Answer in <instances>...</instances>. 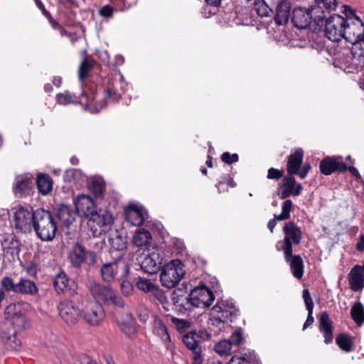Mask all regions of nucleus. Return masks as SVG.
Returning a JSON list of instances; mask_svg holds the SVG:
<instances>
[{
	"instance_id": "nucleus-20",
	"label": "nucleus",
	"mask_w": 364,
	"mask_h": 364,
	"mask_svg": "<svg viewBox=\"0 0 364 364\" xmlns=\"http://www.w3.org/2000/svg\"><path fill=\"white\" fill-rule=\"evenodd\" d=\"M54 287L58 294H68L70 296L77 294L76 284L74 281L70 280L64 272H60L55 276Z\"/></svg>"
},
{
	"instance_id": "nucleus-3",
	"label": "nucleus",
	"mask_w": 364,
	"mask_h": 364,
	"mask_svg": "<svg viewBox=\"0 0 364 364\" xmlns=\"http://www.w3.org/2000/svg\"><path fill=\"white\" fill-rule=\"evenodd\" d=\"M237 311L232 303L223 300L218 301L211 309L210 323L220 330L225 324L232 321V318L236 315Z\"/></svg>"
},
{
	"instance_id": "nucleus-10",
	"label": "nucleus",
	"mask_w": 364,
	"mask_h": 364,
	"mask_svg": "<svg viewBox=\"0 0 364 364\" xmlns=\"http://www.w3.org/2000/svg\"><path fill=\"white\" fill-rule=\"evenodd\" d=\"M58 311L61 319L68 326L75 325L82 315V311L70 300L65 299L59 302Z\"/></svg>"
},
{
	"instance_id": "nucleus-45",
	"label": "nucleus",
	"mask_w": 364,
	"mask_h": 364,
	"mask_svg": "<svg viewBox=\"0 0 364 364\" xmlns=\"http://www.w3.org/2000/svg\"><path fill=\"white\" fill-rule=\"evenodd\" d=\"M110 248L113 250L120 251L126 248V242L123 237L115 235L109 237Z\"/></svg>"
},
{
	"instance_id": "nucleus-35",
	"label": "nucleus",
	"mask_w": 364,
	"mask_h": 364,
	"mask_svg": "<svg viewBox=\"0 0 364 364\" xmlns=\"http://www.w3.org/2000/svg\"><path fill=\"white\" fill-rule=\"evenodd\" d=\"M200 336L195 332L191 331L185 334L183 337V342L185 346L191 350L195 351L200 348Z\"/></svg>"
},
{
	"instance_id": "nucleus-23",
	"label": "nucleus",
	"mask_w": 364,
	"mask_h": 364,
	"mask_svg": "<svg viewBox=\"0 0 364 364\" xmlns=\"http://www.w3.org/2000/svg\"><path fill=\"white\" fill-rule=\"evenodd\" d=\"M124 266L121 259L105 263L100 269L101 276L103 281L111 282L114 280L120 266Z\"/></svg>"
},
{
	"instance_id": "nucleus-29",
	"label": "nucleus",
	"mask_w": 364,
	"mask_h": 364,
	"mask_svg": "<svg viewBox=\"0 0 364 364\" xmlns=\"http://www.w3.org/2000/svg\"><path fill=\"white\" fill-rule=\"evenodd\" d=\"M319 330L323 333L324 342L328 344L333 341V326L332 322L329 318L328 314L326 311L321 313L319 320Z\"/></svg>"
},
{
	"instance_id": "nucleus-22",
	"label": "nucleus",
	"mask_w": 364,
	"mask_h": 364,
	"mask_svg": "<svg viewBox=\"0 0 364 364\" xmlns=\"http://www.w3.org/2000/svg\"><path fill=\"white\" fill-rule=\"evenodd\" d=\"M32 180L26 175L18 176L15 178L13 191L17 197H24L29 195L32 189Z\"/></svg>"
},
{
	"instance_id": "nucleus-8",
	"label": "nucleus",
	"mask_w": 364,
	"mask_h": 364,
	"mask_svg": "<svg viewBox=\"0 0 364 364\" xmlns=\"http://www.w3.org/2000/svg\"><path fill=\"white\" fill-rule=\"evenodd\" d=\"M68 259L73 267L79 268L82 264L94 265L96 263L97 256L94 251L87 250L82 245L76 242L70 250Z\"/></svg>"
},
{
	"instance_id": "nucleus-50",
	"label": "nucleus",
	"mask_w": 364,
	"mask_h": 364,
	"mask_svg": "<svg viewBox=\"0 0 364 364\" xmlns=\"http://www.w3.org/2000/svg\"><path fill=\"white\" fill-rule=\"evenodd\" d=\"M317 4V12L319 11V9L321 8H325L329 12L331 11H334L336 7V0H315Z\"/></svg>"
},
{
	"instance_id": "nucleus-24",
	"label": "nucleus",
	"mask_w": 364,
	"mask_h": 364,
	"mask_svg": "<svg viewBox=\"0 0 364 364\" xmlns=\"http://www.w3.org/2000/svg\"><path fill=\"white\" fill-rule=\"evenodd\" d=\"M348 282L353 291H359L364 287V275L361 265H355L348 274Z\"/></svg>"
},
{
	"instance_id": "nucleus-61",
	"label": "nucleus",
	"mask_w": 364,
	"mask_h": 364,
	"mask_svg": "<svg viewBox=\"0 0 364 364\" xmlns=\"http://www.w3.org/2000/svg\"><path fill=\"white\" fill-rule=\"evenodd\" d=\"M37 269L38 264L35 262H30L26 264V271L30 275H35Z\"/></svg>"
},
{
	"instance_id": "nucleus-6",
	"label": "nucleus",
	"mask_w": 364,
	"mask_h": 364,
	"mask_svg": "<svg viewBox=\"0 0 364 364\" xmlns=\"http://www.w3.org/2000/svg\"><path fill=\"white\" fill-rule=\"evenodd\" d=\"M185 274L182 264L178 260H173L166 264L161 272V284L168 289L174 287Z\"/></svg>"
},
{
	"instance_id": "nucleus-26",
	"label": "nucleus",
	"mask_w": 364,
	"mask_h": 364,
	"mask_svg": "<svg viewBox=\"0 0 364 364\" xmlns=\"http://www.w3.org/2000/svg\"><path fill=\"white\" fill-rule=\"evenodd\" d=\"M291 10L290 2L287 0H280L276 7L274 21L277 25L286 24L289 18Z\"/></svg>"
},
{
	"instance_id": "nucleus-51",
	"label": "nucleus",
	"mask_w": 364,
	"mask_h": 364,
	"mask_svg": "<svg viewBox=\"0 0 364 364\" xmlns=\"http://www.w3.org/2000/svg\"><path fill=\"white\" fill-rule=\"evenodd\" d=\"M74 364H97V363L85 354L75 355L73 358Z\"/></svg>"
},
{
	"instance_id": "nucleus-60",
	"label": "nucleus",
	"mask_w": 364,
	"mask_h": 364,
	"mask_svg": "<svg viewBox=\"0 0 364 364\" xmlns=\"http://www.w3.org/2000/svg\"><path fill=\"white\" fill-rule=\"evenodd\" d=\"M343 11L342 13L345 14L346 18H344L346 20H349L350 18H354L355 16H357L355 14V11L348 6L343 5Z\"/></svg>"
},
{
	"instance_id": "nucleus-59",
	"label": "nucleus",
	"mask_w": 364,
	"mask_h": 364,
	"mask_svg": "<svg viewBox=\"0 0 364 364\" xmlns=\"http://www.w3.org/2000/svg\"><path fill=\"white\" fill-rule=\"evenodd\" d=\"M99 13H100V16H102L103 17H106V18L111 17L112 16L113 9L111 6L106 5V6H102L100 9Z\"/></svg>"
},
{
	"instance_id": "nucleus-16",
	"label": "nucleus",
	"mask_w": 364,
	"mask_h": 364,
	"mask_svg": "<svg viewBox=\"0 0 364 364\" xmlns=\"http://www.w3.org/2000/svg\"><path fill=\"white\" fill-rule=\"evenodd\" d=\"M162 261L163 252L159 250H156L142 258L141 260V267L148 274H154L160 269Z\"/></svg>"
},
{
	"instance_id": "nucleus-27",
	"label": "nucleus",
	"mask_w": 364,
	"mask_h": 364,
	"mask_svg": "<svg viewBox=\"0 0 364 364\" xmlns=\"http://www.w3.org/2000/svg\"><path fill=\"white\" fill-rule=\"evenodd\" d=\"M124 215L126 220L134 226H140L144 221L141 209L135 205L127 207L124 210Z\"/></svg>"
},
{
	"instance_id": "nucleus-30",
	"label": "nucleus",
	"mask_w": 364,
	"mask_h": 364,
	"mask_svg": "<svg viewBox=\"0 0 364 364\" xmlns=\"http://www.w3.org/2000/svg\"><path fill=\"white\" fill-rule=\"evenodd\" d=\"M19 277L16 274L3 277L0 281L1 289L6 291L18 294Z\"/></svg>"
},
{
	"instance_id": "nucleus-13",
	"label": "nucleus",
	"mask_w": 364,
	"mask_h": 364,
	"mask_svg": "<svg viewBox=\"0 0 364 364\" xmlns=\"http://www.w3.org/2000/svg\"><path fill=\"white\" fill-rule=\"evenodd\" d=\"M4 259L9 263L19 261L21 243L14 234L6 235L1 240Z\"/></svg>"
},
{
	"instance_id": "nucleus-44",
	"label": "nucleus",
	"mask_w": 364,
	"mask_h": 364,
	"mask_svg": "<svg viewBox=\"0 0 364 364\" xmlns=\"http://www.w3.org/2000/svg\"><path fill=\"white\" fill-rule=\"evenodd\" d=\"M232 346L229 340L224 339L219 341L215 345L214 349L215 352L220 355H229L231 352Z\"/></svg>"
},
{
	"instance_id": "nucleus-17",
	"label": "nucleus",
	"mask_w": 364,
	"mask_h": 364,
	"mask_svg": "<svg viewBox=\"0 0 364 364\" xmlns=\"http://www.w3.org/2000/svg\"><path fill=\"white\" fill-rule=\"evenodd\" d=\"M317 8L309 10L305 8H295L292 11L291 21L295 27L299 29L306 28L311 23L312 14L317 13Z\"/></svg>"
},
{
	"instance_id": "nucleus-39",
	"label": "nucleus",
	"mask_w": 364,
	"mask_h": 364,
	"mask_svg": "<svg viewBox=\"0 0 364 364\" xmlns=\"http://www.w3.org/2000/svg\"><path fill=\"white\" fill-rule=\"evenodd\" d=\"M95 60L91 58H85L81 62L78 69V76L83 81L94 66Z\"/></svg>"
},
{
	"instance_id": "nucleus-47",
	"label": "nucleus",
	"mask_w": 364,
	"mask_h": 364,
	"mask_svg": "<svg viewBox=\"0 0 364 364\" xmlns=\"http://www.w3.org/2000/svg\"><path fill=\"white\" fill-rule=\"evenodd\" d=\"M228 340L232 347L233 346L239 347L245 341V338L243 336V332L242 331L241 329L235 331V332H233L232 333L230 339H228Z\"/></svg>"
},
{
	"instance_id": "nucleus-28",
	"label": "nucleus",
	"mask_w": 364,
	"mask_h": 364,
	"mask_svg": "<svg viewBox=\"0 0 364 364\" xmlns=\"http://www.w3.org/2000/svg\"><path fill=\"white\" fill-rule=\"evenodd\" d=\"M304 157V151L299 148L291 154L288 159L287 169L290 175L297 174L301 166Z\"/></svg>"
},
{
	"instance_id": "nucleus-64",
	"label": "nucleus",
	"mask_w": 364,
	"mask_h": 364,
	"mask_svg": "<svg viewBox=\"0 0 364 364\" xmlns=\"http://www.w3.org/2000/svg\"><path fill=\"white\" fill-rule=\"evenodd\" d=\"M228 364H247V361L240 357H232Z\"/></svg>"
},
{
	"instance_id": "nucleus-58",
	"label": "nucleus",
	"mask_w": 364,
	"mask_h": 364,
	"mask_svg": "<svg viewBox=\"0 0 364 364\" xmlns=\"http://www.w3.org/2000/svg\"><path fill=\"white\" fill-rule=\"evenodd\" d=\"M282 176H283L282 171H280V170H278V169H276L274 168H270L268 170L267 178L269 179H279L282 177Z\"/></svg>"
},
{
	"instance_id": "nucleus-49",
	"label": "nucleus",
	"mask_w": 364,
	"mask_h": 364,
	"mask_svg": "<svg viewBox=\"0 0 364 364\" xmlns=\"http://www.w3.org/2000/svg\"><path fill=\"white\" fill-rule=\"evenodd\" d=\"M171 321L175 325L177 330L181 333L188 330L191 325V323L189 321L176 317H172Z\"/></svg>"
},
{
	"instance_id": "nucleus-4",
	"label": "nucleus",
	"mask_w": 364,
	"mask_h": 364,
	"mask_svg": "<svg viewBox=\"0 0 364 364\" xmlns=\"http://www.w3.org/2000/svg\"><path fill=\"white\" fill-rule=\"evenodd\" d=\"M87 218L88 228L94 237H99L108 232L114 222L112 213L102 209L92 213Z\"/></svg>"
},
{
	"instance_id": "nucleus-38",
	"label": "nucleus",
	"mask_w": 364,
	"mask_h": 364,
	"mask_svg": "<svg viewBox=\"0 0 364 364\" xmlns=\"http://www.w3.org/2000/svg\"><path fill=\"white\" fill-rule=\"evenodd\" d=\"M151 233L144 229H139L133 237V242L137 247L149 245L151 240Z\"/></svg>"
},
{
	"instance_id": "nucleus-57",
	"label": "nucleus",
	"mask_w": 364,
	"mask_h": 364,
	"mask_svg": "<svg viewBox=\"0 0 364 364\" xmlns=\"http://www.w3.org/2000/svg\"><path fill=\"white\" fill-rule=\"evenodd\" d=\"M353 55V63L364 69V53H351Z\"/></svg>"
},
{
	"instance_id": "nucleus-12",
	"label": "nucleus",
	"mask_w": 364,
	"mask_h": 364,
	"mask_svg": "<svg viewBox=\"0 0 364 364\" xmlns=\"http://www.w3.org/2000/svg\"><path fill=\"white\" fill-rule=\"evenodd\" d=\"M346 23V20L340 15L331 16L326 21V37L332 41H338L343 38Z\"/></svg>"
},
{
	"instance_id": "nucleus-25",
	"label": "nucleus",
	"mask_w": 364,
	"mask_h": 364,
	"mask_svg": "<svg viewBox=\"0 0 364 364\" xmlns=\"http://www.w3.org/2000/svg\"><path fill=\"white\" fill-rule=\"evenodd\" d=\"M77 215L76 211L70 206L63 205L57 211L56 217L61 226L69 228L75 221Z\"/></svg>"
},
{
	"instance_id": "nucleus-42",
	"label": "nucleus",
	"mask_w": 364,
	"mask_h": 364,
	"mask_svg": "<svg viewBox=\"0 0 364 364\" xmlns=\"http://www.w3.org/2000/svg\"><path fill=\"white\" fill-rule=\"evenodd\" d=\"M65 178L70 181L82 184L86 181L85 176L77 168L68 169L65 172Z\"/></svg>"
},
{
	"instance_id": "nucleus-21",
	"label": "nucleus",
	"mask_w": 364,
	"mask_h": 364,
	"mask_svg": "<svg viewBox=\"0 0 364 364\" xmlns=\"http://www.w3.org/2000/svg\"><path fill=\"white\" fill-rule=\"evenodd\" d=\"M76 213H81L88 218L95 213V203L92 198L85 194L79 195L74 200Z\"/></svg>"
},
{
	"instance_id": "nucleus-56",
	"label": "nucleus",
	"mask_w": 364,
	"mask_h": 364,
	"mask_svg": "<svg viewBox=\"0 0 364 364\" xmlns=\"http://www.w3.org/2000/svg\"><path fill=\"white\" fill-rule=\"evenodd\" d=\"M151 292L160 303L164 304L167 302V297L166 296L165 292L163 290L159 289L155 286Z\"/></svg>"
},
{
	"instance_id": "nucleus-40",
	"label": "nucleus",
	"mask_w": 364,
	"mask_h": 364,
	"mask_svg": "<svg viewBox=\"0 0 364 364\" xmlns=\"http://www.w3.org/2000/svg\"><path fill=\"white\" fill-rule=\"evenodd\" d=\"M253 9L261 17H267L272 14V9L264 0H256L254 3Z\"/></svg>"
},
{
	"instance_id": "nucleus-19",
	"label": "nucleus",
	"mask_w": 364,
	"mask_h": 364,
	"mask_svg": "<svg viewBox=\"0 0 364 364\" xmlns=\"http://www.w3.org/2000/svg\"><path fill=\"white\" fill-rule=\"evenodd\" d=\"M319 168L323 174L328 176L335 171H346L347 166L341 161V157L327 156L321 161Z\"/></svg>"
},
{
	"instance_id": "nucleus-9",
	"label": "nucleus",
	"mask_w": 364,
	"mask_h": 364,
	"mask_svg": "<svg viewBox=\"0 0 364 364\" xmlns=\"http://www.w3.org/2000/svg\"><path fill=\"white\" fill-rule=\"evenodd\" d=\"M36 220V210L33 211L31 207L18 208L14 213V228L21 232H28L33 228Z\"/></svg>"
},
{
	"instance_id": "nucleus-15",
	"label": "nucleus",
	"mask_w": 364,
	"mask_h": 364,
	"mask_svg": "<svg viewBox=\"0 0 364 364\" xmlns=\"http://www.w3.org/2000/svg\"><path fill=\"white\" fill-rule=\"evenodd\" d=\"M363 34H364V23L359 17L355 16L354 18L346 20L343 38L347 42L357 46Z\"/></svg>"
},
{
	"instance_id": "nucleus-33",
	"label": "nucleus",
	"mask_w": 364,
	"mask_h": 364,
	"mask_svg": "<svg viewBox=\"0 0 364 364\" xmlns=\"http://www.w3.org/2000/svg\"><path fill=\"white\" fill-rule=\"evenodd\" d=\"M1 338L4 344L11 350H18L21 342L16 336V332L13 329L11 332H2Z\"/></svg>"
},
{
	"instance_id": "nucleus-54",
	"label": "nucleus",
	"mask_w": 364,
	"mask_h": 364,
	"mask_svg": "<svg viewBox=\"0 0 364 364\" xmlns=\"http://www.w3.org/2000/svg\"><path fill=\"white\" fill-rule=\"evenodd\" d=\"M222 161L228 164L237 162L239 156L237 154H231L230 152H224L221 156Z\"/></svg>"
},
{
	"instance_id": "nucleus-34",
	"label": "nucleus",
	"mask_w": 364,
	"mask_h": 364,
	"mask_svg": "<svg viewBox=\"0 0 364 364\" xmlns=\"http://www.w3.org/2000/svg\"><path fill=\"white\" fill-rule=\"evenodd\" d=\"M289 262L290 268L292 272V274L296 279H301L304 274V262L301 257L300 255H292L289 259V261H287Z\"/></svg>"
},
{
	"instance_id": "nucleus-48",
	"label": "nucleus",
	"mask_w": 364,
	"mask_h": 364,
	"mask_svg": "<svg viewBox=\"0 0 364 364\" xmlns=\"http://www.w3.org/2000/svg\"><path fill=\"white\" fill-rule=\"evenodd\" d=\"M136 287L145 292H151L155 285L149 279L139 277L136 282Z\"/></svg>"
},
{
	"instance_id": "nucleus-14",
	"label": "nucleus",
	"mask_w": 364,
	"mask_h": 364,
	"mask_svg": "<svg viewBox=\"0 0 364 364\" xmlns=\"http://www.w3.org/2000/svg\"><path fill=\"white\" fill-rule=\"evenodd\" d=\"M215 297L210 289L205 286L195 287L188 295V302L193 306L206 308L210 306Z\"/></svg>"
},
{
	"instance_id": "nucleus-63",
	"label": "nucleus",
	"mask_w": 364,
	"mask_h": 364,
	"mask_svg": "<svg viewBox=\"0 0 364 364\" xmlns=\"http://www.w3.org/2000/svg\"><path fill=\"white\" fill-rule=\"evenodd\" d=\"M138 317L141 322L145 323L149 318L148 310L144 307H141V312H139V310H138Z\"/></svg>"
},
{
	"instance_id": "nucleus-52",
	"label": "nucleus",
	"mask_w": 364,
	"mask_h": 364,
	"mask_svg": "<svg viewBox=\"0 0 364 364\" xmlns=\"http://www.w3.org/2000/svg\"><path fill=\"white\" fill-rule=\"evenodd\" d=\"M56 100L59 104L64 105L73 102V95L69 92L58 94Z\"/></svg>"
},
{
	"instance_id": "nucleus-43",
	"label": "nucleus",
	"mask_w": 364,
	"mask_h": 364,
	"mask_svg": "<svg viewBox=\"0 0 364 364\" xmlns=\"http://www.w3.org/2000/svg\"><path fill=\"white\" fill-rule=\"evenodd\" d=\"M292 201L286 200L282 204V213L279 215H274V218L279 221L287 220L290 218V213L292 208Z\"/></svg>"
},
{
	"instance_id": "nucleus-18",
	"label": "nucleus",
	"mask_w": 364,
	"mask_h": 364,
	"mask_svg": "<svg viewBox=\"0 0 364 364\" xmlns=\"http://www.w3.org/2000/svg\"><path fill=\"white\" fill-rule=\"evenodd\" d=\"M302 189L301 184L296 183V180L293 176H287L279 184L277 194L281 199H286L291 196H299Z\"/></svg>"
},
{
	"instance_id": "nucleus-31",
	"label": "nucleus",
	"mask_w": 364,
	"mask_h": 364,
	"mask_svg": "<svg viewBox=\"0 0 364 364\" xmlns=\"http://www.w3.org/2000/svg\"><path fill=\"white\" fill-rule=\"evenodd\" d=\"M153 333L159 336L164 343L171 342V337L166 326L159 317H155L153 323Z\"/></svg>"
},
{
	"instance_id": "nucleus-7",
	"label": "nucleus",
	"mask_w": 364,
	"mask_h": 364,
	"mask_svg": "<svg viewBox=\"0 0 364 364\" xmlns=\"http://www.w3.org/2000/svg\"><path fill=\"white\" fill-rule=\"evenodd\" d=\"M89 289L95 299L102 300L106 304H112L118 307L124 306L123 299L116 294L109 285L92 282L90 283Z\"/></svg>"
},
{
	"instance_id": "nucleus-37",
	"label": "nucleus",
	"mask_w": 364,
	"mask_h": 364,
	"mask_svg": "<svg viewBox=\"0 0 364 364\" xmlns=\"http://www.w3.org/2000/svg\"><path fill=\"white\" fill-rule=\"evenodd\" d=\"M350 316L357 326L364 323V306L360 302H355L350 309Z\"/></svg>"
},
{
	"instance_id": "nucleus-1",
	"label": "nucleus",
	"mask_w": 364,
	"mask_h": 364,
	"mask_svg": "<svg viewBox=\"0 0 364 364\" xmlns=\"http://www.w3.org/2000/svg\"><path fill=\"white\" fill-rule=\"evenodd\" d=\"M125 86L126 84L122 75L118 78L115 77L109 80L103 99L100 100V102H98V95L95 94L92 99L88 100V103L91 107L90 112L92 113H97L106 106L107 102H117L121 97L119 88L124 90Z\"/></svg>"
},
{
	"instance_id": "nucleus-5",
	"label": "nucleus",
	"mask_w": 364,
	"mask_h": 364,
	"mask_svg": "<svg viewBox=\"0 0 364 364\" xmlns=\"http://www.w3.org/2000/svg\"><path fill=\"white\" fill-rule=\"evenodd\" d=\"M285 235L283 240L278 242L282 244L286 261H289L292 254V244L299 245L302 239L300 228L293 222L287 223L283 228Z\"/></svg>"
},
{
	"instance_id": "nucleus-46",
	"label": "nucleus",
	"mask_w": 364,
	"mask_h": 364,
	"mask_svg": "<svg viewBox=\"0 0 364 364\" xmlns=\"http://www.w3.org/2000/svg\"><path fill=\"white\" fill-rule=\"evenodd\" d=\"M21 305L19 303H13L8 305L5 309V315L7 318L19 317L22 315Z\"/></svg>"
},
{
	"instance_id": "nucleus-36",
	"label": "nucleus",
	"mask_w": 364,
	"mask_h": 364,
	"mask_svg": "<svg viewBox=\"0 0 364 364\" xmlns=\"http://www.w3.org/2000/svg\"><path fill=\"white\" fill-rule=\"evenodd\" d=\"M36 184L39 192L42 195L49 193L53 188V181L46 174H40L36 179Z\"/></svg>"
},
{
	"instance_id": "nucleus-32",
	"label": "nucleus",
	"mask_w": 364,
	"mask_h": 364,
	"mask_svg": "<svg viewBox=\"0 0 364 364\" xmlns=\"http://www.w3.org/2000/svg\"><path fill=\"white\" fill-rule=\"evenodd\" d=\"M38 292V288L34 282L26 278L19 277L18 294L33 295Z\"/></svg>"
},
{
	"instance_id": "nucleus-41",
	"label": "nucleus",
	"mask_w": 364,
	"mask_h": 364,
	"mask_svg": "<svg viewBox=\"0 0 364 364\" xmlns=\"http://www.w3.org/2000/svg\"><path fill=\"white\" fill-rule=\"evenodd\" d=\"M336 343L339 348L346 351L350 352L353 347L351 338L346 334H340L336 338Z\"/></svg>"
},
{
	"instance_id": "nucleus-2",
	"label": "nucleus",
	"mask_w": 364,
	"mask_h": 364,
	"mask_svg": "<svg viewBox=\"0 0 364 364\" xmlns=\"http://www.w3.org/2000/svg\"><path fill=\"white\" fill-rule=\"evenodd\" d=\"M33 229L41 240L51 241L56 235L57 225L48 211L39 208L36 210Z\"/></svg>"
},
{
	"instance_id": "nucleus-55",
	"label": "nucleus",
	"mask_w": 364,
	"mask_h": 364,
	"mask_svg": "<svg viewBox=\"0 0 364 364\" xmlns=\"http://www.w3.org/2000/svg\"><path fill=\"white\" fill-rule=\"evenodd\" d=\"M302 297L304 299L307 311H313L314 305L308 289L303 290Z\"/></svg>"
},
{
	"instance_id": "nucleus-11",
	"label": "nucleus",
	"mask_w": 364,
	"mask_h": 364,
	"mask_svg": "<svg viewBox=\"0 0 364 364\" xmlns=\"http://www.w3.org/2000/svg\"><path fill=\"white\" fill-rule=\"evenodd\" d=\"M83 320L90 326H100L105 318V312L102 306L96 300L85 305L82 311Z\"/></svg>"
},
{
	"instance_id": "nucleus-62",
	"label": "nucleus",
	"mask_w": 364,
	"mask_h": 364,
	"mask_svg": "<svg viewBox=\"0 0 364 364\" xmlns=\"http://www.w3.org/2000/svg\"><path fill=\"white\" fill-rule=\"evenodd\" d=\"M193 356V364H202L203 358L201 356V349L199 348L197 350L192 351Z\"/></svg>"
},
{
	"instance_id": "nucleus-53",
	"label": "nucleus",
	"mask_w": 364,
	"mask_h": 364,
	"mask_svg": "<svg viewBox=\"0 0 364 364\" xmlns=\"http://www.w3.org/2000/svg\"><path fill=\"white\" fill-rule=\"evenodd\" d=\"M122 331L128 336L135 334L136 329L133 323L128 322H122L120 323Z\"/></svg>"
}]
</instances>
